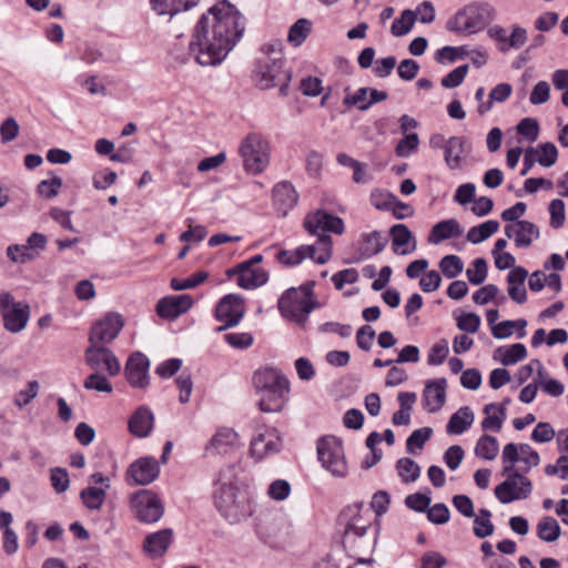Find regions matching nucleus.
<instances>
[{"label":"nucleus","mask_w":568,"mask_h":568,"mask_svg":"<svg viewBox=\"0 0 568 568\" xmlns=\"http://www.w3.org/2000/svg\"><path fill=\"white\" fill-rule=\"evenodd\" d=\"M241 473L240 465H227L220 469L217 479L214 481V505L231 524L240 523L252 514L248 497L237 486Z\"/></svg>","instance_id":"f03ea898"},{"label":"nucleus","mask_w":568,"mask_h":568,"mask_svg":"<svg viewBox=\"0 0 568 568\" xmlns=\"http://www.w3.org/2000/svg\"><path fill=\"white\" fill-rule=\"evenodd\" d=\"M498 440L489 435H483L475 447V454L477 457L486 459V460H493L498 455Z\"/></svg>","instance_id":"79ce46f5"},{"label":"nucleus","mask_w":568,"mask_h":568,"mask_svg":"<svg viewBox=\"0 0 568 568\" xmlns=\"http://www.w3.org/2000/svg\"><path fill=\"white\" fill-rule=\"evenodd\" d=\"M326 247L320 250L315 245H301L295 250H282L277 253V260L284 265L294 266L302 263L306 257L312 258L320 265L327 263L332 258V240L324 237L322 240Z\"/></svg>","instance_id":"f8f14e48"},{"label":"nucleus","mask_w":568,"mask_h":568,"mask_svg":"<svg viewBox=\"0 0 568 568\" xmlns=\"http://www.w3.org/2000/svg\"><path fill=\"white\" fill-rule=\"evenodd\" d=\"M537 163L544 168L552 166L558 159V150L551 142L541 143L538 148Z\"/></svg>","instance_id":"8fccbe9b"},{"label":"nucleus","mask_w":568,"mask_h":568,"mask_svg":"<svg viewBox=\"0 0 568 568\" xmlns=\"http://www.w3.org/2000/svg\"><path fill=\"white\" fill-rule=\"evenodd\" d=\"M312 28V22L307 19H298L288 30L287 39L295 45H301L308 37Z\"/></svg>","instance_id":"a18cd8bd"},{"label":"nucleus","mask_w":568,"mask_h":568,"mask_svg":"<svg viewBox=\"0 0 568 568\" xmlns=\"http://www.w3.org/2000/svg\"><path fill=\"white\" fill-rule=\"evenodd\" d=\"M439 268L447 278H454L463 272L464 263L457 255H446L440 260Z\"/></svg>","instance_id":"de8ad7c7"},{"label":"nucleus","mask_w":568,"mask_h":568,"mask_svg":"<svg viewBox=\"0 0 568 568\" xmlns=\"http://www.w3.org/2000/svg\"><path fill=\"white\" fill-rule=\"evenodd\" d=\"M197 3L199 0H150L151 8L156 14L170 17L190 10Z\"/></svg>","instance_id":"72a5a7b5"},{"label":"nucleus","mask_w":568,"mask_h":568,"mask_svg":"<svg viewBox=\"0 0 568 568\" xmlns=\"http://www.w3.org/2000/svg\"><path fill=\"white\" fill-rule=\"evenodd\" d=\"M517 132L528 139L530 142H535L539 133V125L537 120L532 118L523 119L517 125Z\"/></svg>","instance_id":"680f3d73"},{"label":"nucleus","mask_w":568,"mask_h":568,"mask_svg":"<svg viewBox=\"0 0 568 568\" xmlns=\"http://www.w3.org/2000/svg\"><path fill=\"white\" fill-rule=\"evenodd\" d=\"M488 3H471L458 10L446 23L449 31L473 34L483 30L494 18Z\"/></svg>","instance_id":"0eeeda50"},{"label":"nucleus","mask_w":568,"mask_h":568,"mask_svg":"<svg viewBox=\"0 0 568 568\" xmlns=\"http://www.w3.org/2000/svg\"><path fill=\"white\" fill-rule=\"evenodd\" d=\"M504 232L508 239L515 241L517 247H529L540 235L537 225L526 220L507 224Z\"/></svg>","instance_id":"5701e85b"},{"label":"nucleus","mask_w":568,"mask_h":568,"mask_svg":"<svg viewBox=\"0 0 568 568\" xmlns=\"http://www.w3.org/2000/svg\"><path fill=\"white\" fill-rule=\"evenodd\" d=\"M342 518H347L343 544L354 555L365 554L375 545V535L372 531L371 513L364 510L363 503H355L347 506L341 514Z\"/></svg>","instance_id":"7ed1b4c3"},{"label":"nucleus","mask_w":568,"mask_h":568,"mask_svg":"<svg viewBox=\"0 0 568 568\" xmlns=\"http://www.w3.org/2000/svg\"><path fill=\"white\" fill-rule=\"evenodd\" d=\"M0 314L4 328L17 334L26 328L31 310L26 302H16L11 293L3 292L0 294Z\"/></svg>","instance_id":"9b49d317"},{"label":"nucleus","mask_w":568,"mask_h":568,"mask_svg":"<svg viewBox=\"0 0 568 568\" xmlns=\"http://www.w3.org/2000/svg\"><path fill=\"white\" fill-rule=\"evenodd\" d=\"M245 30V19L227 0L216 2L196 22L189 54L201 67L220 65Z\"/></svg>","instance_id":"f257e3e1"},{"label":"nucleus","mask_w":568,"mask_h":568,"mask_svg":"<svg viewBox=\"0 0 568 568\" xmlns=\"http://www.w3.org/2000/svg\"><path fill=\"white\" fill-rule=\"evenodd\" d=\"M527 276L528 272L521 266L514 267L507 275L508 295L518 304H524L527 301V292L524 285Z\"/></svg>","instance_id":"c756f323"},{"label":"nucleus","mask_w":568,"mask_h":568,"mask_svg":"<svg viewBox=\"0 0 568 568\" xmlns=\"http://www.w3.org/2000/svg\"><path fill=\"white\" fill-rule=\"evenodd\" d=\"M474 268H468L466 275L473 285H480L487 277V262L483 257H478L473 262Z\"/></svg>","instance_id":"5fc2aeb1"},{"label":"nucleus","mask_w":568,"mask_h":568,"mask_svg":"<svg viewBox=\"0 0 568 568\" xmlns=\"http://www.w3.org/2000/svg\"><path fill=\"white\" fill-rule=\"evenodd\" d=\"M20 126L17 120L12 116L7 118L0 124V138L3 144L13 141L19 135Z\"/></svg>","instance_id":"052dcab7"},{"label":"nucleus","mask_w":568,"mask_h":568,"mask_svg":"<svg viewBox=\"0 0 568 568\" xmlns=\"http://www.w3.org/2000/svg\"><path fill=\"white\" fill-rule=\"evenodd\" d=\"M518 449V462H523L526 467L524 471H529L531 467H536L540 463L539 454L532 449L528 444H520L517 446Z\"/></svg>","instance_id":"6e6d98bb"},{"label":"nucleus","mask_w":568,"mask_h":568,"mask_svg":"<svg viewBox=\"0 0 568 568\" xmlns=\"http://www.w3.org/2000/svg\"><path fill=\"white\" fill-rule=\"evenodd\" d=\"M154 416L148 407L138 408L129 419V430L136 437L150 435L153 428Z\"/></svg>","instance_id":"7c9ffc66"},{"label":"nucleus","mask_w":568,"mask_h":568,"mask_svg":"<svg viewBox=\"0 0 568 568\" xmlns=\"http://www.w3.org/2000/svg\"><path fill=\"white\" fill-rule=\"evenodd\" d=\"M484 414L486 417L481 420V427L484 430L500 432L504 420L507 416V408L497 407V404L490 403L485 405Z\"/></svg>","instance_id":"e433bc0d"},{"label":"nucleus","mask_w":568,"mask_h":568,"mask_svg":"<svg viewBox=\"0 0 568 568\" xmlns=\"http://www.w3.org/2000/svg\"><path fill=\"white\" fill-rule=\"evenodd\" d=\"M298 197L296 189L288 181H281L273 186V206L282 217H285L296 206Z\"/></svg>","instance_id":"6ab92c4d"},{"label":"nucleus","mask_w":568,"mask_h":568,"mask_svg":"<svg viewBox=\"0 0 568 568\" xmlns=\"http://www.w3.org/2000/svg\"><path fill=\"white\" fill-rule=\"evenodd\" d=\"M237 274V285L244 290H254L268 281L267 272L260 266L240 263L235 268L229 270L227 275Z\"/></svg>","instance_id":"aec40b11"},{"label":"nucleus","mask_w":568,"mask_h":568,"mask_svg":"<svg viewBox=\"0 0 568 568\" xmlns=\"http://www.w3.org/2000/svg\"><path fill=\"white\" fill-rule=\"evenodd\" d=\"M550 225L554 229L560 227L565 222V203L559 199H555L549 204Z\"/></svg>","instance_id":"338daca9"},{"label":"nucleus","mask_w":568,"mask_h":568,"mask_svg":"<svg viewBox=\"0 0 568 568\" xmlns=\"http://www.w3.org/2000/svg\"><path fill=\"white\" fill-rule=\"evenodd\" d=\"M363 246L361 248V255L364 258L372 257L379 254L388 243L387 236L382 232L373 231L371 233H364L361 236Z\"/></svg>","instance_id":"c9c22d12"},{"label":"nucleus","mask_w":568,"mask_h":568,"mask_svg":"<svg viewBox=\"0 0 568 568\" xmlns=\"http://www.w3.org/2000/svg\"><path fill=\"white\" fill-rule=\"evenodd\" d=\"M290 387L271 389L268 392H260L261 397L258 400V407L264 413H278L283 409L286 400Z\"/></svg>","instance_id":"473e14b6"},{"label":"nucleus","mask_w":568,"mask_h":568,"mask_svg":"<svg viewBox=\"0 0 568 568\" xmlns=\"http://www.w3.org/2000/svg\"><path fill=\"white\" fill-rule=\"evenodd\" d=\"M83 387L100 393H111L113 389L111 383L108 381V375L99 372H93L89 375L83 383Z\"/></svg>","instance_id":"09e8293b"},{"label":"nucleus","mask_w":568,"mask_h":568,"mask_svg":"<svg viewBox=\"0 0 568 568\" xmlns=\"http://www.w3.org/2000/svg\"><path fill=\"white\" fill-rule=\"evenodd\" d=\"M39 390V383L31 381L28 383L26 389H21L14 397V404L22 408L28 405L37 395Z\"/></svg>","instance_id":"774afa93"},{"label":"nucleus","mask_w":568,"mask_h":568,"mask_svg":"<svg viewBox=\"0 0 568 568\" xmlns=\"http://www.w3.org/2000/svg\"><path fill=\"white\" fill-rule=\"evenodd\" d=\"M84 359L93 372H99L110 377L116 376L121 372V364L118 357L105 346L90 344L84 352Z\"/></svg>","instance_id":"2eb2a0df"},{"label":"nucleus","mask_w":568,"mask_h":568,"mask_svg":"<svg viewBox=\"0 0 568 568\" xmlns=\"http://www.w3.org/2000/svg\"><path fill=\"white\" fill-rule=\"evenodd\" d=\"M149 369L150 361L144 354L135 352L130 355L125 364V377L129 384L134 388H146L150 384Z\"/></svg>","instance_id":"a211bd4d"},{"label":"nucleus","mask_w":568,"mask_h":568,"mask_svg":"<svg viewBox=\"0 0 568 568\" xmlns=\"http://www.w3.org/2000/svg\"><path fill=\"white\" fill-rule=\"evenodd\" d=\"M463 234V227L455 219L444 220L436 223L428 235V242L439 244L452 237H459Z\"/></svg>","instance_id":"2f4dec72"},{"label":"nucleus","mask_w":568,"mask_h":568,"mask_svg":"<svg viewBox=\"0 0 568 568\" xmlns=\"http://www.w3.org/2000/svg\"><path fill=\"white\" fill-rule=\"evenodd\" d=\"M131 508L135 518L144 524H154L161 519L164 507L150 490H140L131 497Z\"/></svg>","instance_id":"ddd939ff"},{"label":"nucleus","mask_w":568,"mask_h":568,"mask_svg":"<svg viewBox=\"0 0 568 568\" xmlns=\"http://www.w3.org/2000/svg\"><path fill=\"white\" fill-rule=\"evenodd\" d=\"M305 230L317 236V248L324 250L326 245L322 241L324 237H332L327 234L328 232L342 235L345 231L344 221L334 214L328 213L324 210H317L308 213L303 222Z\"/></svg>","instance_id":"9d476101"},{"label":"nucleus","mask_w":568,"mask_h":568,"mask_svg":"<svg viewBox=\"0 0 568 568\" xmlns=\"http://www.w3.org/2000/svg\"><path fill=\"white\" fill-rule=\"evenodd\" d=\"M499 229V223L495 220H488L478 226H473L467 233V241L473 244H479L495 234Z\"/></svg>","instance_id":"a19ab883"},{"label":"nucleus","mask_w":568,"mask_h":568,"mask_svg":"<svg viewBox=\"0 0 568 568\" xmlns=\"http://www.w3.org/2000/svg\"><path fill=\"white\" fill-rule=\"evenodd\" d=\"M245 314L244 298L239 294H227L216 304L214 316L223 325L216 332H223L236 326Z\"/></svg>","instance_id":"4468645a"},{"label":"nucleus","mask_w":568,"mask_h":568,"mask_svg":"<svg viewBox=\"0 0 568 568\" xmlns=\"http://www.w3.org/2000/svg\"><path fill=\"white\" fill-rule=\"evenodd\" d=\"M475 419L470 407L463 406L454 413L446 425V433L449 435H460L473 425Z\"/></svg>","instance_id":"f704fd0d"},{"label":"nucleus","mask_w":568,"mask_h":568,"mask_svg":"<svg viewBox=\"0 0 568 568\" xmlns=\"http://www.w3.org/2000/svg\"><path fill=\"white\" fill-rule=\"evenodd\" d=\"M253 384L257 393L290 387V383L282 373L272 367L256 371L253 376Z\"/></svg>","instance_id":"a878e982"},{"label":"nucleus","mask_w":568,"mask_h":568,"mask_svg":"<svg viewBox=\"0 0 568 568\" xmlns=\"http://www.w3.org/2000/svg\"><path fill=\"white\" fill-rule=\"evenodd\" d=\"M511 92L513 87L509 83L497 84L489 92L488 101L477 106V112L480 115L487 113L491 109L494 102H505L511 95Z\"/></svg>","instance_id":"ea45409f"},{"label":"nucleus","mask_w":568,"mask_h":568,"mask_svg":"<svg viewBox=\"0 0 568 568\" xmlns=\"http://www.w3.org/2000/svg\"><path fill=\"white\" fill-rule=\"evenodd\" d=\"M193 305L189 294L171 295L161 298L156 304V314L164 320H175L187 312Z\"/></svg>","instance_id":"412c9836"},{"label":"nucleus","mask_w":568,"mask_h":568,"mask_svg":"<svg viewBox=\"0 0 568 568\" xmlns=\"http://www.w3.org/2000/svg\"><path fill=\"white\" fill-rule=\"evenodd\" d=\"M416 21V13L413 10L406 9L396 18L390 27V32L394 37H403L407 34Z\"/></svg>","instance_id":"37998d69"},{"label":"nucleus","mask_w":568,"mask_h":568,"mask_svg":"<svg viewBox=\"0 0 568 568\" xmlns=\"http://www.w3.org/2000/svg\"><path fill=\"white\" fill-rule=\"evenodd\" d=\"M536 529L537 536L546 542L556 541L561 532L558 521L550 516L542 517L537 524Z\"/></svg>","instance_id":"58836bf2"},{"label":"nucleus","mask_w":568,"mask_h":568,"mask_svg":"<svg viewBox=\"0 0 568 568\" xmlns=\"http://www.w3.org/2000/svg\"><path fill=\"white\" fill-rule=\"evenodd\" d=\"M173 538V531L170 528L161 529L145 537L143 549L151 559L163 557Z\"/></svg>","instance_id":"bb28decb"},{"label":"nucleus","mask_w":568,"mask_h":568,"mask_svg":"<svg viewBox=\"0 0 568 568\" xmlns=\"http://www.w3.org/2000/svg\"><path fill=\"white\" fill-rule=\"evenodd\" d=\"M61 186L62 179L53 176L50 180L41 181L37 186V191L42 197L53 199L59 194Z\"/></svg>","instance_id":"4d7b16f0"},{"label":"nucleus","mask_w":568,"mask_h":568,"mask_svg":"<svg viewBox=\"0 0 568 568\" xmlns=\"http://www.w3.org/2000/svg\"><path fill=\"white\" fill-rule=\"evenodd\" d=\"M207 277H209L207 272L200 271V272L194 273L193 275H191L187 278L173 277L170 282V285L174 291L190 290V288H194L197 285L204 283L207 280Z\"/></svg>","instance_id":"49530a36"},{"label":"nucleus","mask_w":568,"mask_h":568,"mask_svg":"<svg viewBox=\"0 0 568 568\" xmlns=\"http://www.w3.org/2000/svg\"><path fill=\"white\" fill-rule=\"evenodd\" d=\"M224 341L234 348L245 349L252 346L254 339L250 333H227Z\"/></svg>","instance_id":"0e129e2a"},{"label":"nucleus","mask_w":568,"mask_h":568,"mask_svg":"<svg viewBox=\"0 0 568 568\" xmlns=\"http://www.w3.org/2000/svg\"><path fill=\"white\" fill-rule=\"evenodd\" d=\"M495 357L500 356V362L505 366L514 365L527 356L526 346L521 343L513 344L509 347L500 346L495 351Z\"/></svg>","instance_id":"4c0bfd02"},{"label":"nucleus","mask_w":568,"mask_h":568,"mask_svg":"<svg viewBox=\"0 0 568 568\" xmlns=\"http://www.w3.org/2000/svg\"><path fill=\"white\" fill-rule=\"evenodd\" d=\"M159 465L152 457H142L132 463L128 476L136 485H149L159 476Z\"/></svg>","instance_id":"b1692460"},{"label":"nucleus","mask_w":568,"mask_h":568,"mask_svg":"<svg viewBox=\"0 0 568 568\" xmlns=\"http://www.w3.org/2000/svg\"><path fill=\"white\" fill-rule=\"evenodd\" d=\"M316 450L322 467L334 477L343 478L348 468L342 442L335 436H324L317 440Z\"/></svg>","instance_id":"1a4fd4ad"},{"label":"nucleus","mask_w":568,"mask_h":568,"mask_svg":"<svg viewBox=\"0 0 568 568\" xmlns=\"http://www.w3.org/2000/svg\"><path fill=\"white\" fill-rule=\"evenodd\" d=\"M283 54L280 50L263 49L256 58L253 71L256 85L262 90L280 85V94L286 95L291 73L283 69Z\"/></svg>","instance_id":"39448f33"},{"label":"nucleus","mask_w":568,"mask_h":568,"mask_svg":"<svg viewBox=\"0 0 568 568\" xmlns=\"http://www.w3.org/2000/svg\"><path fill=\"white\" fill-rule=\"evenodd\" d=\"M7 255L13 263H27L34 260L39 254L33 252L27 245H10L7 248Z\"/></svg>","instance_id":"603ef678"},{"label":"nucleus","mask_w":568,"mask_h":568,"mask_svg":"<svg viewBox=\"0 0 568 568\" xmlns=\"http://www.w3.org/2000/svg\"><path fill=\"white\" fill-rule=\"evenodd\" d=\"M449 509L443 503H437L427 508V518L435 525H443L449 520Z\"/></svg>","instance_id":"e2e57ef3"},{"label":"nucleus","mask_w":568,"mask_h":568,"mask_svg":"<svg viewBox=\"0 0 568 568\" xmlns=\"http://www.w3.org/2000/svg\"><path fill=\"white\" fill-rule=\"evenodd\" d=\"M433 429L430 427H423L415 429L406 440L407 453L414 454V447L422 449L425 443L430 438Z\"/></svg>","instance_id":"3c124183"},{"label":"nucleus","mask_w":568,"mask_h":568,"mask_svg":"<svg viewBox=\"0 0 568 568\" xmlns=\"http://www.w3.org/2000/svg\"><path fill=\"white\" fill-rule=\"evenodd\" d=\"M468 72V64H463L450 71L442 79V85L446 89H453L460 85Z\"/></svg>","instance_id":"13d9d810"},{"label":"nucleus","mask_w":568,"mask_h":568,"mask_svg":"<svg viewBox=\"0 0 568 568\" xmlns=\"http://www.w3.org/2000/svg\"><path fill=\"white\" fill-rule=\"evenodd\" d=\"M480 317L475 313H466L457 318V327L469 334H474L479 329Z\"/></svg>","instance_id":"69168bd1"},{"label":"nucleus","mask_w":568,"mask_h":568,"mask_svg":"<svg viewBox=\"0 0 568 568\" xmlns=\"http://www.w3.org/2000/svg\"><path fill=\"white\" fill-rule=\"evenodd\" d=\"M447 382L445 378L430 379L426 382L423 400L428 413H437L446 402Z\"/></svg>","instance_id":"393cba45"},{"label":"nucleus","mask_w":568,"mask_h":568,"mask_svg":"<svg viewBox=\"0 0 568 568\" xmlns=\"http://www.w3.org/2000/svg\"><path fill=\"white\" fill-rule=\"evenodd\" d=\"M89 486L80 493L83 505L91 510H99L106 498V490L111 487V478L102 473H94L89 477Z\"/></svg>","instance_id":"f3484780"},{"label":"nucleus","mask_w":568,"mask_h":568,"mask_svg":"<svg viewBox=\"0 0 568 568\" xmlns=\"http://www.w3.org/2000/svg\"><path fill=\"white\" fill-rule=\"evenodd\" d=\"M123 326V317L118 313L110 312L92 326L89 343L104 346L118 337Z\"/></svg>","instance_id":"dca6fc26"},{"label":"nucleus","mask_w":568,"mask_h":568,"mask_svg":"<svg viewBox=\"0 0 568 568\" xmlns=\"http://www.w3.org/2000/svg\"><path fill=\"white\" fill-rule=\"evenodd\" d=\"M314 281H308L300 287L286 290L278 300L277 306L282 316L304 326L308 315L318 306L314 296Z\"/></svg>","instance_id":"423d86ee"},{"label":"nucleus","mask_w":568,"mask_h":568,"mask_svg":"<svg viewBox=\"0 0 568 568\" xmlns=\"http://www.w3.org/2000/svg\"><path fill=\"white\" fill-rule=\"evenodd\" d=\"M240 153L244 169L248 173H262L270 163V144L258 133H251L243 140Z\"/></svg>","instance_id":"6e6552de"},{"label":"nucleus","mask_w":568,"mask_h":568,"mask_svg":"<svg viewBox=\"0 0 568 568\" xmlns=\"http://www.w3.org/2000/svg\"><path fill=\"white\" fill-rule=\"evenodd\" d=\"M466 140L462 136H450L447 139V146L444 151V161L449 170H460L465 161Z\"/></svg>","instance_id":"c85d7f7f"},{"label":"nucleus","mask_w":568,"mask_h":568,"mask_svg":"<svg viewBox=\"0 0 568 568\" xmlns=\"http://www.w3.org/2000/svg\"><path fill=\"white\" fill-rule=\"evenodd\" d=\"M236 438L237 434L232 428H221L213 436L210 445L217 449V452H222L226 446L233 445Z\"/></svg>","instance_id":"864d4df0"},{"label":"nucleus","mask_w":568,"mask_h":568,"mask_svg":"<svg viewBox=\"0 0 568 568\" xmlns=\"http://www.w3.org/2000/svg\"><path fill=\"white\" fill-rule=\"evenodd\" d=\"M398 476L404 483H414L420 475V467L410 458H400L396 463Z\"/></svg>","instance_id":"c03bdc74"},{"label":"nucleus","mask_w":568,"mask_h":568,"mask_svg":"<svg viewBox=\"0 0 568 568\" xmlns=\"http://www.w3.org/2000/svg\"><path fill=\"white\" fill-rule=\"evenodd\" d=\"M282 448V440L275 428L258 433L251 442V453L257 458L276 454Z\"/></svg>","instance_id":"4be33fe9"},{"label":"nucleus","mask_w":568,"mask_h":568,"mask_svg":"<svg viewBox=\"0 0 568 568\" xmlns=\"http://www.w3.org/2000/svg\"><path fill=\"white\" fill-rule=\"evenodd\" d=\"M503 475L507 479L496 486L495 496L501 504H509L515 500L526 499L532 490L530 479L516 471L515 465L518 462L517 445L509 443L504 446L501 453Z\"/></svg>","instance_id":"20e7f679"},{"label":"nucleus","mask_w":568,"mask_h":568,"mask_svg":"<svg viewBox=\"0 0 568 568\" xmlns=\"http://www.w3.org/2000/svg\"><path fill=\"white\" fill-rule=\"evenodd\" d=\"M419 144V139L416 133H409L402 139L396 145V155L399 158H407L414 152Z\"/></svg>","instance_id":"bf43d9fd"},{"label":"nucleus","mask_w":568,"mask_h":568,"mask_svg":"<svg viewBox=\"0 0 568 568\" xmlns=\"http://www.w3.org/2000/svg\"><path fill=\"white\" fill-rule=\"evenodd\" d=\"M392 247L399 255L410 254L416 250V241L405 224H395L390 227Z\"/></svg>","instance_id":"cd10ccee"}]
</instances>
